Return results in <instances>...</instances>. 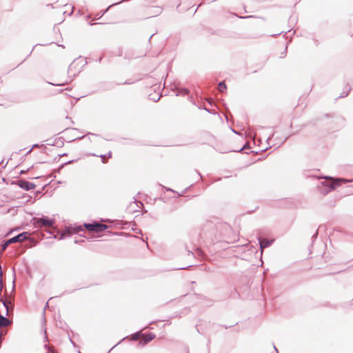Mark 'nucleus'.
Here are the masks:
<instances>
[{
	"mask_svg": "<svg viewBox=\"0 0 353 353\" xmlns=\"http://www.w3.org/2000/svg\"><path fill=\"white\" fill-rule=\"evenodd\" d=\"M1 341H2V336H1V334H0V344L1 343Z\"/></svg>",
	"mask_w": 353,
	"mask_h": 353,
	"instance_id": "nucleus-47",
	"label": "nucleus"
},
{
	"mask_svg": "<svg viewBox=\"0 0 353 353\" xmlns=\"http://www.w3.org/2000/svg\"><path fill=\"white\" fill-rule=\"evenodd\" d=\"M72 12H73V9L72 10V12L69 14V15H72Z\"/></svg>",
	"mask_w": 353,
	"mask_h": 353,
	"instance_id": "nucleus-61",
	"label": "nucleus"
},
{
	"mask_svg": "<svg viewBox=\"0 0 353 353\" xmlns=\"http://www.w3.org/2000/svg\"><path fill=\"white\" fill-rule=\"evenodd\" d=\"M26 59H23V61L17 65L19 66L20 64H21L22 63H23L25 61Z\"/></svg>",
	"mask_w": 353,
	"mask_h": 353,
	"instance_id": "nucleus-51",
	"label": "nucleus"
},
{
	"mask_svg": "<svg viewBox=\"0 0 353 353\" xmlns=\"http://www.w3.org/2000/svg\"><path fill=\"white\" fill-rule=\"evenodd\" d=\"M288 32H290V30H288V32H285V34H284V37L286 36V34L288 33Z\"/></svg>",
	"mask_w": 353,
	"mask_h": 353,
	"instance_id": "nucleus-49",
	"label": "nucleus"
},
{
	"mask_svg": "<svg viewBox=\"0 0 353 353\" xmlns=\"http://www.w3.org/2000/svg\"><path fill=\"white\" fill-rule=\"evenodd\" d=\"M88 240H90L92 239V237H85Z\"/></svg>",
	"mask_w": 353,
	"mask_h": 353,
	"instance_id": "nucleus-59",
	"label": "nucleus"
},
{
	"mask_svg": "<svg viewBox=\"0 0 353 353\" xmlns=\"http://www.w3.org/2000/svg\"><path fill=\"white\" fill-rule=\"evenodd\" d=\"M155 337H156L155 334H154L152 332H150L147 334V336L145 337H144L143 339H142L141 340L139 341V346H145L148 343H150L153 339H154Z\"/></svg>",
	"mask_w": 353,
	"mask_h": 353,
	"instance_id": "nucleus-10",
	"label": "nucleus"
},
{
	"mask_svg": "<svg viewBox=\"0 0 353 353\" xmlns=\"http://www.w3.org/2000/svg\"><path fill=\"white\" fill-rule=\"evenodd\" d=\"M3 288V270L2 267L0 265V297L1 296V292Z\"/></svg>",
	"mask_w": 353,
	"mask_h": 353,
	"instance_id": "nucleus-15",
	"label": "nucleus"
},
{
	"mask_svg": "<svg viewBox=\"0 0 353 353\" xmlns=\"http://www.w3.org/2000/svg\"><path fill=\"white\" fill-rule=\"evenodd\" d=\"M47 353H54L52 350H48Z\"/></svg>",
	"mask_w": 353,
	"mask_h": 353,
	"instance_id": "nucleus-48",
	"label": "nucleus"
},
{
	"mask_svg": "<svg viewBox=\"0 0 353 353\" xmlns=\"http://www.w3.org/2000/svg\"><path fill=\"white\" fill-rule=\"evenodd\" d=\"M15 184L26 191H29L36 187L34 183L30 182L23 179H19L16 181Z\"/></svg>",
	"mask_w": 353,
	"mask_h": 353,
	"instance_id": "nucleus-7",
	"label": "nucleus"
},
{
	"mask_svg": "<svg viewBox=\"0 0 353 353\" xmlns=\"http://www.w3.org/2000/svg\"><path fill=\"white\" fill-rule=\"evenodd\" d=\"M207 112H208L209 113H211V114H214V112H212V110H210L209 109H207L206 108H204Z\"/></svg>",
	"mask_w": 353,
	"mask_h": 353,
	"instance_id": "nucleus-33",
	"label": "nucleus"
},
{
	"mask_svg": "<svg viewBox=\"0 0 353 353\" xmlns=\"http://www.w3.org/2000/svg\"><path fill=\"white\" fill-rule=\"evenodd\" d=\"M41 194V192H40V191H37V194Z\"/></svg>",
	"mask_w": 353,
	"mask_h": 353,
	"instance_id": "nucleus-57",
	"label": "nucleus"
},
{
	"mask_svg": "<svg viewBox=\"0 0 353 353\" xmlns=\"http://www.w3.org/2000/svg\"><path fill=\"white\" fill-rule=\"evenodd\" d=\"M10 245L8 240H5L0 243V254H2L3 252L7 249L8 246Z\"/></svg>",
	"mask_w": 353,
	"mask_h": 353,
	"instance_id": "nucleus-12",
	"label": "nucleus"
},
{
	"mask_svg": "<svg viewBox=\"0 0 353 353\" xmlns=\"http://www.w3.org/2000/svg\"><path fill=\"white\" fill-rule=\"evenodd\" d=\"M9 304L11 305V302L8 303L6 300H1L0 298V327H6L10 323L7 318L10 310Z\"/></svg>",
	"mask_w": 353,
	"mask_h": 353,
	"instance_id": "nucleus-1",
	"label": "nucleus"
},
{
	"mask_svg": "<svg viewBox=\"0 0 353 353\" xmlns=\"http://www.w3.org/2000/svg\"><path fill=\"white\" fill-rule=\"evenodd\" d=\"M82 242H84V240L83 239H76L74 240V243H81Z\"/></svg>",
	"mask_w": 353,
	"mask_h": 353,
	"instance_id": "nucleus-28",
	"label": "nucleus"
},
{
	"mask_svg": "<svg viewBox=\"0 0 353 353\" xmlns=\"http://www.w3.org/2000/svg\"><path fill=\"white\" fill-rule=\"evenodd\" d=\"M77 65L76 61L74 60L68 67V73H72L73 71V69H75L76 65Z\"/></svg>",
	"mask_w": 353,
	"mask_h": 353,
	"instance_id": "nucleus-17",
	"label": "nucleus"
},
{
	"mask_svg": "<svg viewBox=\"0 0 353 353\" xmlns=\"http://www.w3.org/2000/svg\"><path fill=\"white\" fill-rule=\"evenodd\" d=\"M132 230L137 234H142L141 230L139 228H135V229L132 228Z\"/></svg>",
	"mask_w": 353,
	"mask_h": 353,
	"instance_id": "nucleus-23",
	"label": "nucleus"
},
{
	"mask_svg": "<svg viewBox=\"0 0 353 353\" xmlns=\"http://www.w3.org/2000/svg\"><path fill=\"white\" fill-rule=\"evenodd\" d=\"M318 234H319V232L317 230H316L315 233L312 236V242H314L317 239Z\"/></svg>",
	"mask_w": 353,
	"mask_h": 353,
	"instance_id": "nucleus-22",
	"label": "nucleus"
},
{
	"mask_svg": "<svg viewBox=\"0 0 353 353\" xmlns=\"http://www.w3.org/2000/svg\"><path fill=\"white\" fill-rule=\"evenodd\" d=\"M31 223L35 228H50L54 225L55 220L48 216L41 215V216L32 217Z\"/></svg>",
	"mask_w": 353,
	"mask_h": 353,
	"instance_id": "nucleus-2",
	"label": "nucleus"
},
{
	"mask_svg": "<svg viewBox=\"0 0 353 353\" xmlns=\"http://www.w3.org/2000/svg\"><path fill=\"white\" fill-rule=\"evenodd\" d=\"M49 83L51 84V85H54L62 86V85H64L65 84L68 83V82H65V83H57V84H54V83Z\"/></svg>",
	"mask_w": 353,
	"mask_h": 353,
	"instance_id": "nucleus-26",
	"label": "nucleus"
},
{
	"mask_svg": "<svg viewBox=\"0 0 353 353\" xmlns=\"http://www.w3.org/2000/svg\"><path fill=\"white\" fill-rule=\"evenodd\" d=\"M47 306H48V303H46L45 308H46Z\"/></svg>",
	"mask_w": 353,
	"mask_h": 353,
	"instance_id": "nucleus-63",
	"label": "nucleus"
},
{
	"mask_svg": "<svg viewBox=\"0 0 353 353\" xmlns=\"http://www.w3.org/2000/svg\"><path fill=\"white\" fill-rule=\"evenodd\" d=\"M142 336V333L140 331L135 332L134 333L130 335V339L131 341H137L140 336Z\"/></svg>",
	"mask_w": 353,
	"mask_h": 353,
	"instance_id": "nucleus-13",
	"label": "nucleus"
},
{
	"mask_svg": "<svg viewBox=\"0 0 353 353\" xmlns=\"http://www.w3.org/2000/svg\"><path fill=\"white\" fill-rule=\"evenodd\" d=\"M236 324H237V323H236L234 324V325H236ZM233 326H234V325H229V326H225V329H228V328L232 327H233Z\"/></svg>",
	"mask_w": 353,
	"mask_h": 353,
	"instance_id": "nucleus-36",
	"label": "nucleus"
},
{
	"mask_svg": "<svg viewBox=\"0 0 353 353\" xmlns=\"http://www.w3.org/2000/svg\"><path fill=\"white\" fill-rule=\"evenodd\" d=\"M227 89V85L224 81H221L218 84V90L220 92H223Z\"/></svg>",
	"mask_w": 353,
	"mask_h": 353,
	"instance_id": "nucleus-14",
	"label": "nucleus"
},
{
	"mask_svg": "<svg viewBox=\"0 0 353 353\" xmlns=\"http://www.w3.org/2000/svg\"><path fill=\"white\" fill-rule=\"evenodd\" d=\"M77 130V129H76V128H65V130H64L63 132L68 131V130Z\"/></svg>",
	"mask_w": 353,
	"mask_h": 353,
	"instance_id": "nucleus-35",
	"label": "nucleus"
},
{
	"mask_svg": "<svg viewBox=\"0 0 353 353\" xmlns=\"http://www.w3.org/2000/svg\"><path fill=\"white\" fill-rule=\"evenodd\" d=\"M32 150V148H31L30 150H29L27 152L26 155H27V154H30V153L31 152Z\"/></svg>",
	"mask_w": 353,
	"mask_h": 353,
	"instance_id": "nucleus-45",
	"label": "nucleus"
},
{
	"mask_svg": "<svg viewBox=\"0 0 353 353\" xmlns=\"http://www.w3.org/2000/svg\"><path fill=\"white\" fill-rule=\"evenodd\" d=\"M84 137H85V135H83L81 137L74 138V139H72L70 141H76V140H81V139H83Z\"/></svg>",
	"mask_w": 353,
	"mask_h": 353,
	"instance_id": "nucleus-25",
	"label": "nucleus"
},
{
	"mask_svg": "<svg viewBox=\"0 0 353 353\" xmlns=\"http://www.w3.org/2000/svg\"><path fill=\"white\" fill-rule=\"evenodd\" d=\"M32 50H33V49H32V50H30V54L28 55V57H29V56L31 54V53L32 52Z\"/></svg>",
	"mask_w": 353,
	"mask_h": 353,
	"instance_id": "nucleus-56",
	"label": "nucleus"
},
{
	"mask_svg": "<svg viewBox=\"0 0 353 353\" xmlns=\"http://www.w3.org/2000/svg\"><path fill=\"white\" fill-rule=\"evenodd\" d=\"M287 50H288V45H286L284 51L281 53L280 58H284L286 56Z\"/></svg>",
	"mask_w": 353,
	"mask_h": 353,
	"instance_id": "nucleus-21",
	"label": "nucleus"
},
{
	"mask_svg": "<svg viewBox=\"0 0 353 353\" xmlns=\"http://www.w3.org/2000/svg\"><path fill=\"white\" fill-rule=\"evenodd\" d=\"M87 135H94V136H98V134L92 133V132H88Z\"/></svg>",
	"mask_w": 353,
	"mask_h": 353,
	"instance_id": "nucleus-38",
	"label": "nucleus"
},
{
	"mask_svg": "<svg viewBox=\"0 0 353 353\" xmlns=\"http://www.w3.org/2000/svg\"><path fill=\"white\" fill-rule=\"evenodd\" d=\"M54 161H59V160H58V156H57V157H56L54 158Z\"/></svg>",
	"mask_w": 353,
	"mask_h": 353,
	"instance_id": "nucleus-46",
	"label": "nucleus"
},
{
	"mask_svg": "<svg viewBox=\"0 0 353 353\" xmlns=\"http://www.w3.org/2000/svg\"><path fill=\"white\" fill-rule=\"evenodd\" d=\"M64 139L63 137H59L54 139L52 143H48V145H54L58 148H62L64 145Z\"/></svg>",
	"mask_w": 353,
	"mask_h": 353,
	"instance_id": "nucleus-11",
	"label": "nucleus"
},
{
	"mask_svg": "<svg viewBox=\"0 0 353 353\" xmlns=\"http://www.w3.org/2000/svg\"><path fill=\"white\" fill-rule=\"evenodd\" d=\"M99 157H100L102 159V162L105 163L103 159L106 157V154H101Z\"/></svg>",
	"mask_w": 353,
	"mask_h": 353,
	"instance_id": "nucleus-30",
	"label": "nucleus"
},
{
	"mask_svg": "<svg viewBox=\"0 0 353 353\" xmlns=\"http://www.w3.org/2000/svg\"><path fill=\"white\" fill-rule=\"evenodd\" d=\"M83 225H74L72 226V225L65 227L63 232L60 234L59 239H63L66 236H70L73 234H77L81 231H83Z\"/></svg>",
	"mask_w": 353,
	"mask_h": 353,
	"instance_id": "nucleus-4",
	"label": "nucleus"
},
{
	"mask_svg": "<svg viewBox=\"0 0 353 353\" xmlns=\"http://www.w3.org/2000/svg\"><path fill=\"white\" fill-rule=\"evenodd\" d=\"M196 252H198L199 253H201V250L199 248L196 249Z\"/></svg>",
	"mask_w": 353,
	"mask_h": 353,
	"instance_id": "nucleus-52",
	"label": "nucleus"
},
{
	"mask_svg": "<svg viewBox=\"0 0 353 353\" xmlns=\"http://www.w3.org/2000/svg\"><path fill=\"white\" fill-rule=\"evenodd\" d=\"M125 339V338H123L122 340H121L119 342H118V343H117V344H116L114 347H116L117 345H118L119 344H120V343H121V342H122Z\"/></svg>",
	"mask_w": 353,
	"mask_h": 353,
	"instance_id": "nucleus-39",
	"label": "nucleus"
},
{
	"mask_svg": "<svg viewBox=\"0 0 353 353\" xmlns=\"http://www.w3.org/2000/svg\"><path fill=\"white\" fill-rule=\"evenodd\" d=\"M70 343H72V345L73 346H74V347H76V346H77V344H76V343H74V342L71 339H70Z\"/></svg>",
	"mask_w": 353,
	"mask_h": 353,
	"instance_id": "nucleus-32",
	"label": "nucleus"
},
{
	"mask_svg": "<svg viewBox=\"0 0 353 353\" xmlns=\"http://www.w3.org/2000/svg\"><path fill=\"white\" fill-rule=\"evenodd\" d=\"M345 88L347 89V90H346V91H343V92L340 94V96L339 97V98H344V97H347V96L349 94V93H350V90H351V89H352V88H351V87H350V86H348V85H346V87H345Z\"/></svg>",
	"mask_w": 353,
	"mask_h": 353,
	"instance_id": "nucleus-16",
	"label": "nucleus"
},
{
	"mask_svg": "<svg viewBox=\"0 0 353 353\" xmlns=\"http://www.w3.org/2000/svg\"><path fill=\"white\" fill-rule=\"evenodd\" d=\"M261 250L270 247L274 242L273 239H264L261 236L257 238Z\"/></svg>",
	"mask_w": 353,
	"mask_h": 353,
	"instance_id": "nucleus-9",
	"label": "nucleus"
},
{
	"mask_svg": "<svg viewBox=\"0 0 353 353\" xmlns=\"http://www.w3.org/2000/svg\"><path fill=\"white\" fill-rule=\"evenodd\" d=\"M134 203H139L141 205H143V203L141 201H137V200L134 199ZM137 205L138 206V204H137Z\"/></svg>",
	"mask_w": 353,
	"mask_h": 353,
	"instance_id": "nucleus-41",
	"label": "nucleus"
},
{
	"mask_svg": "<svg viewBox=\"0 0 353 353\" xmlns=\"http://www.w3.org/2000/svg\"><path fill=\"white\" fill-rule=\"evenodd\" d=\"M154 35V34H151L150 37L149 38V41H150L151 38Z\"/></svg>",
	"mask_w": 353,
	"mask_h": 353,
	"instance_id": "nucleus-50",
	"label": "nucleus"
},
{
	"mask_svg": "<svg viewBox=\"0 0 353 353\" xmlns=\"http://www.w3.org/2000/svg\"><path fill=\"white\" fill-rule=\"evenodd\" d=\"M76 161H77V160H70V161H68L67 162H65V163L61 164L59 167V171L61 170V169H63L65 165L72 163Z\"/></svg>",
	"mask_w": 353,
	"mask_h": 353,
	"instance_id": "nucleus-19",
	"label": "nucleus"
},
{
	"mask_svg": "<svg viewBox=\"0 0 353 353\" xmlns=\"http://www.w3.org/2000/svg\"><path fill=\"white\" fill-rule=\"evenodd\" d=\"M283 32V31H281V32H279V33L274 34H271L270 36H271V37H277V36H279V35L281 34Z\"/></svg>",
	"mask_w": 353,
	"mask_h": 353,
	"instance_id": "nucleus-29",
	"label": "nucleus"
},
{
	"mask_svg": "<svg viewBox=\"0 0 353 353\" xmlns=\"http://www.w3.org/2000/svg\"><path fill=\"white\" fill-rule=\"evenodd\" d=\"M163 188L166 190V191H170V192H175V191L174 190H172V188H167V187H165V186H163Z\"/></svg>",
	"mask_w": 353,
	"mask_h": 353,
	"instance_id": "nucleus-24",
	"label": "nucleus"
},
{
	"mask_svg": "<svg viewBox=\"0 0 353 353\" xmlns=\"http://www.w3.org/2000/svg\"><path fill=\"white\" fill-rule=\"evenodd\" d=\"M83 227L88 231L94 232L96 233L103 232L108 228V225L99 223L97 221H94L92 223H84Z\"/></svg>",
	"mask_w": 353,
	"mask_h": 353,
	"instance_id": "nucleus-3",
	"label": "nucleus"
},
{
	"mask_svg": "<svg viewBox=\"0 0 353 353\" xmlns=\"http://www.w3.org/2000/svg\"><path fill=\"white\" fill-rule=\"evenodd\" d=\"M251 17H253V16L250 15V16H245V17H243V19H247V18H251Z\"/></svg>",
	"mask_w": 353,
	"mask_h": 353,
	"instance_id": "nucleus-44",
	"label": "nucleus"
},
{
	"mask_svg": "<svg viewBox=\"0 0 353 353\" xmlns=\"http://www.w3.org/2000/svg\"><path fill=\"white\" fill-rule=\"evenodd\" d=\"M188 253H189V254H193V252L192 251H190V250L188 251Z\"/></svg>",
	"mask_w": 353,
	"mask_h": 353,
	"instance_id": "nucleus-53",
	"label": "nucleus"
},
{
	"mask_svg": "<svg viewBox=\"0 0 353 353\" xmlns=\"http://www.w3.org/2000/svg\"><path fill=\"white\" fill-rule=\"evenodd\" d=\"M20 173H21V174H23V173H25V171L22 170V171H21V172H20Z\"/></svg>",
	"mask_w": 353,
	"mask_h": 353,
	"instance_id": "nucleus-60",
	"label": "nucleus"
},
{
	"mask_svg": "<svg viewBox=\"0 0 353 353\" xmlns=\"http://www.w3.org/2000/svg\"><path fill=\"white\" fill-rule=\"evenodd\" d=\"M352 194H353V190L351 192Z\"/></svg>",
	"mask_w": 353,
	"mask_h": 353,
	"instance_id": "nucleus-64",
	"label": "nucleus"
},
{
	"mask_svg": "<svg viewBox=\"0 0 353 353\" xmlns=\"http://www.w3.org/2000/svg\"><path fill=\"white\" fill-rule=\"evenodd\" d=\"M196 173L199 176L200 179H202V176H201V173L198 171H196Z\"/></svg>",
	"mask_w": 353,
	"mask_h": 353,
	"instance_id": "nucleus-43",
	"label": "nucleus"
},
{
	"mask_svg": "<svg viewBox=\"0 0 353 353\" xmlns=\"http://www.w3.org/2000/svg\"><path fill=\"white\" fill-rule=\"evenodd\" d=\"M273 346H274V350L276 351V353H279V350H278V349L276 348V347L274 345H273Z\"/></svg>",
	"mask_w": 353,
	"mask_h": 353,
	"instance_id": "nucleus-40",
	"label": "nucleus"
},
{
	"mask_svg": "<svg viewBox=\"0 0 353 353\" xmlns=\"http://www.w3.org/2000/svg\"><path fill=\"white\" fill-rule=\"evenodd\" d=\"M38 146H39V145H38V144H37V143H36V144H34V145H32V149H33L34 148H37V147H38Z\"/></svg>",
	"mask_w": 353,
	"mask_h": 353,
	"instance_id": "nucleus-42",
	"label": "nucleus"
},
{
	"mask_svg": "<svg viewBox=\"0 0 353 353\" xmlns=\"http://www.w3.org/2000/svg\"><path fill=\"white\" fill-rule=\"evenodd\" d=\"M31 237L30 233L29 232H23L21 233L18 234L17 235L8 239V242L12 244L18 242H23L25 240H28Z\"/></svg>",
	"mask_w": 353,
	"mask_h": 353,
	"instance_id": "nucleus-6",
	"label": "nucleus"
},
{
	"mask_svg": "<svg viewBox=\"0 0 353 353\" xmlns=\"http://www.w3.org/2000/svg\"><path fill=\"white\" fill-rule=\"evenodd\" d=\"M131 82L128 81H125L122 84L128 85L130 84ZM121 83H117L113 81H101L98 83V90L99 92H105L114 89L116 85H121Z\"/></svg>",
	"mask_w": 353,
	"mask_h": 353,
	"instance_id": "nucleus-5",
	"label": "nucleus"
},
{
	"mask_svg": "<svg viewBox=\"0 0 353 353\" xmlns=\"http://www.w3.org/2000/svg\"><path fill=\"white\" fill-rule=\"evenodd\" d=\"M111 157H112V152H111V151H109L108 153V157L110 158Z\"/></svg>",
	"mask_w": 353,
	"mask_h": 353,
	"instance_id": "nucleus-37",
	"label": "nucleus"
},
{
	"mask_svg": "<svg viewBox=\"0 0 353 353\" xmlns=\"http://www.w3.org/2000/svg\"><path fill=\"white\" fill-rule=\"evenodd\" d=\"M190 267H191V265H188L187 267H183V268H178V270H186V269H188Z\"/></svg>",
	"mask_w": 353,
	"mask_h": 353,
	"instance_id": "nucleus-31",
	"label": "nucleus"
},
{
	"mask_svg": "<svg viewBox=\"0 0 353 353\" xmlns=\"http://www.w3.org/2000/svg\"><path fill=\"white\" fill-rule=\"evenodd\" d=\"M176 92V96H185L190 93V90L185 88H181L176 84H174L172 88Z\"/></svg>",
	"mask_w": 353,
	"mask_h": 353,
	"instance_id": "nucleus-8",
	"label": "nucleus"
},
{
	"mask_svg": "<svg viewBox=\"0 0 353 353\" xmlns=\"http://www.w3.org/2000/svg\"><path fill=\"white\" fill-rule=\"evenodd\" d=\"M290 136H292V134H290L289 136L286 137L285 138L284 141L281 143V144H283L284 142H285V141L288 139V138H289Z\"/></svg>",
	"mask_w": 353,
	"mask_h": 353,
	"instance_id": "nucleus-34",
	"label": "nucleus"
},
{
	"mask_svg": "<svg viewBox=\"0 0 353 353\" xmlns=\"http://www.w3.org/2000/svg\"><path fill=\"white\" fill-rule=\"evenodd\" d=\"M101 59H102V57H99V62H101Z\"/></svg>",
	"mask_w": 353,
	"mask_h": 353,
	"instance_id": "nucleus-54",
	"label": "nucleus"
},
{
	"mask_svg": "<svg viewBox=\"0 0 353 353\" xmlns=\"http://www.w3.org/2000/svg\"><path fill=\"white\" fill-rule=\"evenodd\" d=\"M161 98V95L159 94H156V96L152 97V94H149V99L153 101L154 102H157Z\"/></svg>",
	"mask_w": 353,
	"mask_h": 353,
	"instance_id": "nucleus-18",
	"label": "nucleus"
},
{
	"mask_svg": "<svg viewBox=\"0 0 353 353\" xmlns=\"http://www.w3.org/2000/svg\"><path fill=\"white\" fill-rule=\"evenodd\" d=\"M10 233H11V231L8 232L6 234V236L9 235Z\"/></svg>",
	"mask_w": 353,
	"mask_h": 353,
	"instance_id": "nucleus-58",
	"label": "nucleus"
},
{
	"mask_svg": "<svg viewBox=\"0 0 353 353\" xmlns=\"http://www.w3.org/2000/svg\"><path fill=\"white\" fill-rule=\"evenodd\" d=\"M290 20H293V17H290Z\"/></svg>",
	"mask_w": 353,
	"mask_h": 353,
	"instance_id": "nucleus-62",
	"label": "nucleus"
},
{
	"mask_svg": "<svg viewBox=\"0 0 353 353\" xmlns=\"http://www.w3.org/2000/svg\"><path fill=\"white\" fill-rule=\"evenodd\" d=\"M245 149H250V146L246 143L245 144L241 149H239V150H237L236 152H243V151L245 150Z\"/></svg>",
	"mask_w": 353,
	"mask_h": 353,
	"instance_id": "nucleus-20",
	"label": "nucleus"
},
{
	"mask_svg": "<svg viewBox=\"0 0 353 353\" xmlns=\"http://www.w3.org/2000/svg\"><path fill=\"white\" fill-rule=\"evenodd\" d=\"M235 294H236L238 296H239V294L236 291L235 292Z\"/></svg>",
	"mask_w": 353,
	"mask_h": 353,
	"instance_id": "nucleus-55",
	"label": "nucleus"
},
{
	"mask_svg": "<svg viewBox=\"0 0 353 353\" xmlns=\"http://www.w3.org/2000/svg\"><path fill=\"white\" fill-rule=\"evenodd\" d=\"M65 156H68V153H63V154H58V160H59L61 157H65Z\"/></svg>",
	"mask_w": 353,
	"mask_h": 353,
	"instance_id": "nucleus-27",
	"label": "nucleus"
}]
</instances>
